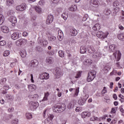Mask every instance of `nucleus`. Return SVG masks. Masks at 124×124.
I'll return each instance as SVG.
<instances>
[{
  "instance_id": "obj_1",
  "label": "nucleus",
  "mask_w": 124,
  "mask_h": 124,
  "mask_svg": "<svg viewBox=\"0 0 124 124\" xmlns=\"http://www.w3.org/2000/svg\"><path fill=\"white\" fill-rule=\"evenodd\" d=\"M65 109H66V106L65 104L62 103L55 104L53 108V112H55L56 113H62Z\"/></svg>"
},
{
  "instance_id": "obj_2",
  "label": "nucleus",
  "mask_w": 124,
  "mask_h": 124,
  "mask_svg": "<svg viewBox=\"0 0 124 124\" xmlns=\"http://www.w3.org/2000/svg\"><path fill=\"white\" fill-rule=\"evenodd\" d=\"M95 75H96V72L95 71H93L88 73V76L87 79L88 82H92L95 78Z\"/></svg>"
},
{
  "instance_id": "obj_3",
  "label": "nucleus",
  "mask_w": 124,
  "mask_h": 124,
  "mask_svg": "<svg viewBox=\"0 0 124 124\" xmlns=\"http://www.w3.org/2000/svg\"><path fill=\"white\" fill-rule=\"evenodd\" d=\"M29 106L31 111H34L38 106H39V103L37 102H29Z\"/></svg>"
},
{
  "instance_id": "obj_4",
  "label": "nucleus",
  "mask_w": 124,
  "mask_h": 124,
  "mask_svg": "<svg viewBox=\"0 0 124 124\" xmlns=\"http://www.w3.org/2000/svg\"><path fill=\"white\" fill-rule=\"evenodd\" d=\"M109 34V32H106L105 33H104L102 31H98L97 32V36L99 38H106L108 35Z\"/></svg>"
},
{
  "instance_id": "obj_5",
  "label": "nucleus",
  "mask_w": 124,
  "mask_h": 124,
  "mask_svg": "<svg viewBox=\"0 0 124 124\" xmlns=\"http://www.w3.org/2000/svg\"><path fill=\"white\" fill-rule=\"evenodd\" d=\"M113 56H114V58L116 59L117 62H119V61L121 60L122 53H121V52L119 50H118V51H116V52L113 53Z\"/></svg>"
},
{
  "instance_id": "obj_6",
  "label": "nucleus",
  "mask_w": 124,
  "mask_h": 124,
  "mask_svg": "<svg viewBox=\"0 0 124 124\" xmlns=\"http://www.w3.org/2000/svg\"><path fill=\"white\" fill-rule=\"evenodd\" d=\"M26 7H27V5H26V3H22L21 5H19L16 7V9L18 11H24L25 9H26Z\"/></svg>"
},
{
  "instance_id": "obj_7",
  "label": "nucleus",
  "mask_w": 124,
  "mask_h": 124,
  "mask_svg": "<svg viewBox=\"0 0 124 124\" xmlns=\"http://www.w3.org/2000/svg\"><path fill=\"white\" fill-rule=\"evenodd\" d=\"M53 20L54 16L51 15H48L46 20V24H47V25H50V24L53 23Z\"/></svg>"
},
{
  "instance_id": "obj_8",
  "label": "nucleus",
  "mask_w": 124,
  "mask_h": 124,
  "mask_svg": "<svg viewBox=\"0 0 124 124\" xmlns=\"http://www.w3.org/2000/svg\"><path fill=\"white\" fill-rule=\"evenodd\" d=\"M9 21H10L11 23H12L13 27H15V24H16V23H17V18H16V17H14V16H11L9 18Z\"/></svg>"
},
{
  "instance_id": "obj_9",
  "label": "nucleus",
  "mask_w": 124,
  "mask_h": 124,
  "mask_svg": "<svg viewBox=\"0 0 124 124\" xmlns=\"http://www.w3.org/2000/svg\"><path fill=\"white\" fill-rule=\"evenodd\" d=\"M26 43H27V40L25 39H20L16 42L17 46H20L22 44H26Z\"/></svg>"
},
{
  "instance_id": "obj_10",
  "label": "nucleus",
  "mask_w": 124,
  "mask_h": 124,
  "mask_svg": "<svg viewBox=\"0 0 124 124\" xmlns=\"http://www.w3.org/2000/svg\"><path fill=\"white\" fill-rule=\"evenodd\" d=\"M101 56H102V54L100 52V50H97L92 55V57L93 59H97V58H101Z\"/></svg>"
},
{
  "instance_id": "obj_11",
  "label": "nucleus",
  "mask_w": 124,
  "mask_h": 124,
  "mask_svg": "<svg viewBox=\"0 0 124 124\" xmlns=\"http://www.w3.org/2000/svg\"><path fill=\"white\" fill-rule=\"evenodd\" d=\"M62 73L61 69H59V67H56L55 68V76L57 78H59V77H60V76H62Z\"/></svg>"
},
{
  "instance_id": "obj_12",
  "label": "nucleus",
  "mask_w": 124,
  "mask_h": 124,
  "mask_svg": "<svg viewBox=\"0 0 124 124\" xmlns=\"http://www.w3.org/2000/svg\"><path fill=\"white\" fill-rule=\"evenodd\" d=\"M38 65V61L36 60H32L30 63L31 67H36Z\"/></svg>"
},
{
  "instance_id": "obj_13",
  "label": "nucleus",
  "mask_w": 124,
  "mask_h": 124,
  "mask_svg": "<svg viewBox=\"0 0 124 124\" xmlns=\"http://www.w3.org/2000/svg\"><path fill=\"white\" fill-rule=\"evenodd\" d=\"M40 77L41 79L47 80V79H49V74L43 73L40 75Z\"/></svg>"
},
{
  "instance_id": "obj_14",
  "label": "nucleus",
  "mask_w": 124,
  "mask_h": 124,
  "mask_svg": "<svg viewBox=\"0 0 124 124\" xmlns=\"http://www.w3.org/2000/svg\"><path fill=\"white\" fill-rule=\"evenodd\" d=\"M13 117V115L12 114H8V115H5L3 117V120L5 122H8L10 119H12Z\"/></svg>"
},
{
  "instance_id": "obj_15",
  "label": "nucleus",
  "mask_w": 124,
  "mask_h": 124,
  "mask_svg": "<svg viewBox=\"0 0 124 124\" xmlns=\"http://www.w3.org/2000/svg\"><path fill=\"white\" fill-rule=\"evenodd\" d=\"M40 44L43 46V47H45L48 45V41L44 39H41L40 40Z\"/></svg>"
},
{
  "instance_id": "obj_16",
  "label": "nucleus",
  "mask_w": 124,
  "mask_h": 124,
  "mask_svg": "<svg viewBox=\"0 0 124 124\" xmlns=\"http://www.w3.org/2000/svg\"><path fill=\"white\" fill-rule=\"evenodd\" d=\"M81 118H82L83 119H85V118H87V117L88 118H89V117L91 116V113H90L89 112H83L81 114Z\"/></svg>"
},
{
  "instance_id": "obj_17",
  "label": "nucleus",
  "mask_w": 124,
  "mask_h": 124,
  "mask_svg": "<svg viewBox=\"0 0 124 124\" xmlns=\"http://www.w3.org/2000/svg\"><path fill=\"white\" fill-rule=\"evenodd\" d=\"M91 2L94 7H97L99 5V1L97 0H91Z\"/></svg>"
},
{
  "instance_id": "obj_18",
  "label": "nucleus",
  "mask_w": 124,
  "mask_h": 124,
  "mask_svg": "<svg viewBox=\"0 0 124 124\" xmlns=\"http://www.w3.org/2000/svg\"><path fill=\"white\" fill-rule=\"evenodd\" d=\"M46 62L47 64H52L54 62V59L52 57H47L46 60Z\"/></svg>"
},
{
  "instance_id": "obj_19",
  "label": "nucleus",
  "mask_w": 124,
  "mask_h": 124,
  "mask_svg": "<svg viewBox=\"0 0 124 124\" xmlns=\"http://www.w3.org/2000/svg\"><path fill=\"white\" fill-rule=\"evenodd\" d=\"M80 52L81 54H85L87 52V46H82L80 47Z\"/></svg>"
},
{
  "instance_id": "obj_20",
  "label": "nucleus",
  "mask_w": 124,
  "mask_h": 124,
  "mask_svg": "<svg viewBox=\"0 0 124 124\" xmlns=\"http://www.w3.org/2000/svg\"><path fill=\"white\" fill-rule=\"evenodd\" d=\"M86 101H87V99L85 98L79 99L78 101V104L79 105H84L86 103Z\"/></svg>"
},
{
  "instance_id": "obj_21",
  "label": "nucleus",
  "mask_w": 124,
  "mask_h": 124,
  "mask_svg": "<svg viewBox=\"0 0 124 124\" xmlns=\"http://www.w3.org/2000/svg\"><path fill=\"white\" fill-rule=\"evenodd\" d=\"M1 31L4 33H8L9 32V29H8V27L3 26L1 27Z\"/></svg>"
},
{
  "instance_id": "obj_22",
  "label": "nucleus",
  "mask_w": 124,
  "mask_h": 124,
  "mask_svg": "<svg viewBox=\"0 0 124 124\" xmlns=\"http://www.w3.org/2000/svg\"><path fill=\"white\" fill-rule=\"evenodd\" d=\"M11 37L14 40H16L19 38V33L17 32H14L13 34L11 35Z\"/></svg>"
},
{
  "instance_id": "obj_23",
  "label": "nucleus",
  "mask_w": 124,
  "mask_h": 124,
  "mask_svg": "<svg viewBox=\"0 0 124 124\" xmlns=\"http://www.w3.org/2000/svg\"><path fill=\"white\" fill-rule=\"evenodd\" d=\"M116 48H117L116 45H111L109 46V51L110 52H115V51H116Z\"/></svg>"
},
{
  "instance_id": "obj_24",
  "label": "nucleus",
  "mask_w": 124,
  "mask_h": 124,
  "mask_svg": "<svg viewBox=\"0 0 124 124\" xmlns=\"http://www.w3.org/2000/svg\"><path fill=\"white\" fill-rule=\"evenodd\" d=\"M93 29L95 31H99L101 29L100 25L99 24H96L93 26Z\"/></svg>"
},
{
  "instance_id": "obj_25",
  "label": "nucleus",
  "mask_w": 124,
  "mask_h": 124,
  "mask_svg": "<svg viewBox=\"0 0 124 124\" xmlns=\"http://www.w3.org/2000/svg\"><path fill=\"white\" fill-rule=\"evenodd\" d=\"M95 51V49L92 46H88V52L90 54H93V53H94Z\"/></svg>"
},
{
  "instance_id": "obj_26",
  "label": "nucleus",
  "mask_w": 124,
  "mask_h": 124,
  "mask_svg": "<svg viewBox=\"0 0 124 124\" xmlns=\"http://www.w3.org/2000/svg\"><path fill=\"white\" fill-rule=\"evenodd\" d=\"M44 95L45 96L42 101H47V100H48V97L49 95H50V93H49V92L45 93Z\"/></svg>"
},
{
  "instance_id": "obj_27",
  "label": "nucleus",
  "mask_w": 124,
  "mask_h": 124,
  "mask_svg": "<svg viewBox=\"0 0 124 124\" xmlns=\"http://www.w3.org/2000/svg\"><path fill=\"white\" fill-rule=\"evenodd\" d=\"M93 64V61L91 59H87L85 61H84V64L85 65H91V64Z\"/></svg>"
},
{
  "instance_id": "obj_28",
  "label": "nucleus",
  "mask_w": 124,
  "mask_h": 124,
  "mask_svg": "<svg viewBox=\"0 0 124 124\" xmlns=\"http://www.w3.org/2000/svg\"><path fill=\"white\" fill-rule=\"evenodd\" d=\"M35 10L37 13L40 14L42 13V9H41V8H40V7L39 6L35 7Z\"/></svg>"
},
{
  "instance_id": "obj_29",
  "label": "nucleus",
  "mask_w": 124,
  "mask_h": 124,
  "mask_svg": "<svg viewBox=\"0 0 124 124\" xmlns=\"http://www.w3.org/2000/svg\"><path fill=\"white\" fill-rule=\"evenodd\" d=\"M70 32L72 33V35L73 36H75V35H77L78 32L77 30L75 29V28H73L71 30Z\"/></svg>"
},
{
  "instance_id": "obj_30",
  "label": "nucleus",
  "mask_w": 124,
  "mask_h": 124,
  "mask_svg": "<svg viewBox=\"0 0 124 124\" xmlns=\"http://www.w3.org/2000/svg\"><path fill=\"white\" fill-rule=\"evenodd\" d=\"M74 107V101H72L68 105L67 108L68 109H72Z\"/></svg>"
},
{
  "instance_id": "obj_31",
  "label": "nucleus",
  "mask_w": 124,
  "mask_h": 124,
  "mask_svg": "<svg viewBox=\"0 0 124 124\" xmlns=\"http://www.w3.org/2000/svg\"><path fill=\"white\" fill-rule=\"evenodd\" d=\"M4 22V16L1 14H0V25H2Z\"/></svg>"
},
{
  "instance_id": "obj_32",
  "label": "nucleus",
  "mask_w": 124,
  "mask_h": 124,
  "mask_svg": "<svg viewBox=\"0 0 124 124\" xmlns=\"http://www.w3.org/2000/svg\"><path fill=\"white\" fill-rule=\"evenodd\" d=\"M28 97L29 98H32V99H37V98H38V95L36 94L34 95H29Z\"/></svg>"
},
{
  "instance_id": "obj_33",
  "label": "nucleus",
  "mask_w": 124,
  "mask_h": 124,
  "mask_svg": "<svg viewBox=\"0 0 124 124\" xmlns=\"http://www.w3.org/2000/svg\"><path fill=\"white\" fill-rule=\"evenodd\" d=\"M69 10L70 11H76L77 10V6L75 5H72L69 8Z\"/></svg>"
},
{
  "instance_id": "obj_34",
  "label": "nucleus",
  "mask_w": 124,
  "mask_h": 124,
  "mask_svg": "<svg viewBox=\"0 0 124 124\" xmlns=\"http://www.w3.org/2000/svg\"><path fill=\"white\" fill-rule=\"evenodd\" d=\"M14 13H15L14 11L11 10L8 11L7 14L9 17H12L14 16Z\"/></svg>"
},
{
  "instance_id": "obj_35",
  "label": "nucleus",
  "mask_w": 124,
  "mask_h": 124,
  "mask_svg": "<svg viewBox=\"0 0 124 124\" xmlns=\"http://www.w3.org/2000/svg\"><path fill=\"white\" fill-rule=\"evenodd\" d=\"M119 11H120V8L119 7L115 8L113 10V16H116V15L117 14V13H118V12H119Z\"/></svg>"
},
{
  "instance_id": "obj_36",
  "label": "nucleus",
  "mask_w": 124,
  "mask_h": 124,
  "mask_svg": "<svg viewBox=\"0 0 124 124\" xmlns=\"http://www.w3.org/2000/svg\"><path fill=\"white\" fill-rule=\"evenodd\" d=\"M20 55L21 58H26V56H27V53L26 51H22L20 52Z\"/></svg>"
},
{
  "instance_id": "obj_37",
  "label": "nucleus",
  "mask_w": 124,
  "mask_h": 124,
  "mask_svg": "<svg viewBox=\"0 0 124 124\" xmlns=\"http://www.w3.org/2000/svg\"><path fill=\"white\" fill-rule=\"evenodd\" d=\"M118 39H120V40H124V33L119 34L118 35Z\"/></svg>"
},
{
  "instance_id": "obj_38",
  "label": "nucleus",
  "mask_w": 124,
  "mask_h": 124,
  "mask_svg": "<svg viewBox=\"0 0 124 124\" xmlns=\"http://www.w3.org/2000/svg\"><path fill=\"white\" fill-rule=\"evenodd\" d=\"M13 0H7L6 3L8 6H10V5H11L13 3Z\"/></svg>"
},
{
  "instance_id": "obj_39",
  "label": "nucleus",
  "mask_w": 124,
  "mask_h": 124,
  "mask_svg": "<svg viewBox=\"0 0 124 124\" xmlns=\"http://www.w3.org/2000/svg\"><path fill=\"white\" fill-rule=\"evenodd\" d=\"M6 82V78H4L2 79H1L0 80V85H3L4 84H5V82Z\"/></svg>"
},
{
  "instance_id": "obj_40",
  "label": "nucleus",
  "mask_w": 124,
  "mask_h": 124,
  "mask_svg": "<svg viewBox=\"0 0 124 124\" xmlns=\"http://www.w3.org/2000/svg\"><path fill=\"white\" fill-rule=\"evenodd\" d=\"M59 55L61 58H63L64 57V53L62 50H60L59 51Z\"/></svg>"
},
{
  "instance_id": "obj_41",
  "label": "nucleus",
  "mask_w": 124,
  "mask_h": 124,
  "mask_svg": "<svg viewBox=\"0 0 124 124\" xmlns=\"http://www.w3.org/2000/svg\"><path fill=\"white\" fill-rule=\"evenodd\" d=\"M26 117L27 119H31L32 118V115H31V113H27L26 114Z\"/></svg>"
},
{
  "instance_id": "obj_42",
  "label": "nucleus",
  "mask_w": 124,
  "mask_h": 124,
  "mask_svg": "<svg viewBox=\"0 0 124 124\" xmlns=\"http://www.w3.org/2000/svg\"><path fill=\"white\" fill-rule=\"evenodd\" d=\"M10 54L9 51L6 50L4 52L3 55L4 57H7L8 56H9V54Z\"/></svg>"
},
{
  "instance_id": "obj_43",
  "label": "nucleus",
  "mask_w": 124,
  "mask_h": 124,
  "mask_svg": "<svg viewBox=\"0 0 124 124\" xmlns=\"http://www.w3.org/2000/svg\"><path fill=\"white\" fill-rule=\"evenodd\" d=\"M111 69V67H110V66H105L104 68V70L105 71H109V70H110V69Z\"/></svg>"
},
{
  "instance_id": "obj_44",
  "label": "nucleus",
  "mask_w": 124,
  "mask_h": 124,
  "mask_svg": "<svg viewBox=\"0 0 124 124\" xmlns=\"http://www.w3.org/2000/svg\"><path fill=\"white\" fill-rule=\"evenodd\" d=\"M11 123L12 124H18V123H19V120L17 119H14L12 121Z\"/></svg>"
},
{
  "instance_id": "obj_45",
  "label": "nucleus",
  "mask_w": 124,
  "mask_h": 124,
  "mask_svg": "<svg viewBox=\"0 0 124 124\" xmlns=\"http://www.w3.org/2000/svg\"><path fill=\"white\" fill-rule=\"evenodd\" d=\"M120 20L121 21V22H124V12H122V16H121L120 17Z\"/></svg>"
},
{
  "instance_id": "obj_46",
  "label": "nucleus",
  "mask_w": 124,
  "mask_h": 124,
  "mask_svg": "<svg viewBox=\"0 0 124 124\" xmlns=\"http://www.w3.org/2000/svg\"><path fill=\"white\" fill-rule=\"evenodd\" d=\"M6 45V42L4 40L0 41V46H4Z\"/></svg>"
},
{
  "instance_id": "obj_47",
  "label": "nucleus",
  "mask_w": 124,
  "mask_h": 124,
  "mask_svg": "<svg viewBox=\"0 0 124 124\" xmlns=\"http://www.w3.org/2000/svg\"><path fill=\"white\" fill-rule=\"evenodd\" d=\"M120 4V3L119 2V1H114V2H113V6H114L115 7H117V6H119Z\"/></svg>"
},
{
  "instance_id": "obj_48",
  "label": "nucleus",
  "mask_w": 124,
  "mask_h": 124,
  "mask_svg": "<svg viewBox=\"0 0 124 124\" xmlns=\"http://www.w3.org/2000/svg\"><path fill=\"white\" fill-rule=\"evenodd\" d=\"M78 93H79V88H78L76 89L75 93L74 95V96H75V97L78 96Z\"/></svg>"
},
{
  "instance_id": "obj_49",
  "label": "nucleus",
  "mask_w": 124,
  "mask_h": 124,
  "mask_svg": "<svg viewBox=\"0 0 124 124\" xmlns=\"http://www.w3.org/2000/svg\"><path fill=\"white\" fill-rule=\"evenodd\" d=\"M62 18H63V19H64V20H65V21L67 20L68 16H67V15H65V14L64 13V14H62Z\"/></svg>"
},
{
  "instance_id": "obj_50",
  "label": "nucleus",
  "mask_w": 124,
  "mask_h": 124,
  "mask_svg": "<svg viewBox=\"0 0 124 124\" xmlns=\"http://www.w3.org/2000/svg\"><path fill=\"white\" fill-rule=\"evenodd\" d=\"M81 72H78L77 74V75L75 77V78H80V77H81Z\"/></svg>"
},
{
  "instance_id": "obj_51",
  "label": "nucleus",
  "mask_w": 124,
  "mask_h": 124,
  "mask_svg": "<svg viewBox=\"0 0 124 124\" xmlns=\"http://www.w3.org/2000/svg\"><path fill=\"white\" fill-rule=\"evenodd\" d=\"M63 36V35H61V34L58 35V38L59 40H60V41H62V40Z\"/></svg>"
},
{
  "instance_id": "obj_52",
  "label": "nucleus",
  "mask_w": 124,
  "mask_h": 124,
  "mask_svg": "<svg viewBox=\"0 0 124 124\" xmlns=\"http://www.w3.org/2000/svg\"><path fill=\"white\" fill-rule=\"evenodd\" d=\"M106 15H110L111 14V10L110 9H107L105 13Z\"/></svg>"
},
{
  "instance_id": "obj_53",
  "label": "nucleus",
  "mask_w": 124,
  "mask_h": 124,
  "mask_svg": "<svg viewBox=\"0 0 124 124\" xmlns=\"http://www.w3.org/2000/svg\"><path fill=\"white\" fill-rule=\"evenodd\" d=\"M107 93V90L106 87H104L103 90L101 92V93L104 94V93Z\"/></svg>"
},
{
  "instance_id": "obj_54",
  "label": "nucleus",
  "mask_w": 124,
  "mask_h": 124,
  "mask_svg": "<svg viewBox=\"0 0 124 124\" xmlns=\"http://www.w3.org/2000/svg\"><path fill=\"white\" fill-rule=\"evenodd\" d=\"M88 17H89V16H88V15H85L84 16L83 18L82 19V21H87V19H88Z\"/></svg>"
},
{
  "instance_id": "obj_55",
  "label": "nucleus",
  "mask_w": 124,
  "mask_h": 124,
  "mask_svg": "<svg viewBox=\"0 0 124 124\" xmlns=\"http://www.w3.org/2000/svg\"><path fill=\"white\" fill-rule=\"evenodd\" d=\"M49 40H50V41H55V40H56V37L55 36L51 37L49 38Z\"/></svg>"
},
{
  "instance_id": "obj_56",
  "label": "nucleus",
  "mask_w": 124,
  "mask_h": 124,
  "mask_svg": "<svg viewBox=\"0 0 124 124\" xmlns=\"http://www.w3.org/2000/svg\"><path fill=\"white\" fill-rule=\"evenodd\" d=\"M48 123H49V120H48V119H46L45 121V124H48ZM49 124H53V123L50 122Z\"/></svg>"
},
{
  "instance_id": "obj_57",
  "label": "nucleus",
  "mask_w": 124,
  "mask_h": 124,
  "mask_svg": "<svg viewBox=\"0 0 124 124\" xmlns=\"http://www.w3.org/2000/svg\"><path fill=\"white\" fill-rule=\"evenodd\" d=\"M63 35V32H62V30H59L58 31V35Z\"/></svg>"
},
{
  "instance_id": "obj_58",
  "label": "nucleus",
  "mask_w": 124,
  "mask_h": 124,
  "mask_svg": "<svg viewBox=\"0 0 124 124\" xmlns=\"http://www.w3.org/2000/svg\"><path fill=\"white\" fill-rule=\"evenodd\" d=\"M113 98H114V99H115V100H117V99H118V97L117 96V94H113Z\"/></svg>"
},
{
  "instance_id": "obj_59",
  "label": "nucleus",
  "mask_w": 124,
  "mask_h": 124,
  "mask_svg": "<svg viewBox=\"0 0 124 124\" xmlns=\"http://www.w3.org/2000/svg\"><path fill=\"white\" fill-rule=\"evenodd\" d=\"M39 4H40V5H43L44 4V1L40 0L39 2Z\"/></svg>"
},
{
  "instance_id": "obj_60",
  "label": "nucleus",
  "mask_w": 124,
  "mask_h": 124,
  "mask_svg": "<svg viewBox=\"0 0 124 124\" xmlns=\"http://www.w3.org/2000/svg\"><path fill=\"white\" fill-rule=\"evenodd\" d=\"M111 112L113 113V114H115V113H116V109H115V108H112L111 109Z\"/></svg>"
},
{
  "instance_id": "obj_61",
  "label": "nucleus",
  "mask_w": 124,
  "mask_h": 124,
  "mask_svg": "<svg viewBox=\"0 0 124 124\" xmlns=\"http://www.w3.org/2000/svg\"><path fill=\"white\" fill-rule=\"evenodd\" d=\"M32 90H33V91L36 90V86L32 84Z\"/></svg>"
},
{
  "instance_id": "obj_62",
  "label": "nucleus",
  "mask_w": 124,
  "mask_h": 124,
  "mask_svg": "<svg viewBox=\"0 0 124 124\" xmlns=\"http://www.w3.org/2000/svg\"><path fill=\"white\" fill-rule=\"evenodd\" d=\"M52 2H53V3H58V2H59V0H51Z\"/></svg>"
},
{
  "instance_id": "obj_63",
  "label": "nucleus",
  "mask_w": 124,
  "mask_h": 124,
  "mask_svg": "<svg viewBox=\"0 0 124 124\" xmlns=\"http://www.w3.org/2000/svg\"><path fill=\"white\" fill-rule=\"evenodd\" d=\"M6 96H7V97H9L8 99H10V100H12V96H9V95H7Z\"/></svg>"
},
{
  "instance_id": "obj_64",
  "label": "nucleus",
  "mask_w": 124,
  "mask_h": 124,
  "mask_svg": "<svg viewBox=\"0 0 124 124\" xmlns=\"http://www.w3.org/2000/svg\"><path fill=\"white\" fill-rule=\"evenodd\" d=\"M23 35L24 36H27L28 33L27 32H26V31H24V32H23Z\"/></svg>"
}]
</instances>
